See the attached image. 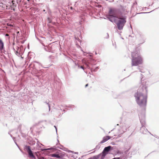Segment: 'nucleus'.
<instances>
[{"mask_svg":"<svg viewBox=\"0 0 159 159\" xmlns=\"http://www.w3.org/2000/svg\"><path fill=\"white\" fill-rule=\"evenodd\" d=\"M111 138L109 136H107L103 138L101 142V143H102L106 142V141L109 140Z\"/></svg>","mask_w":159,"mask_h":159,"instance_id":"obj_8","label":"nucleus"},{"mask_svg":"<svg viewBox=\"0 0 159 159\" xmlns=\"http://www.w3.org/2000/svg\"><path fill=\"white\" fill-rule=\"evenodd\" d=\"M78 66L79 67H80V68H81L83 69V70H84V67L82 66Z\"/></svg>","mask_w":159,"mask_h":159,"instance_id":"obj_11","label":"nucleus"},{"mask_svg":"<svg viewBox=\"0 0 159 159\" xmlns=\"http://www.w3.org/2000/svg\"><path fill=\"white\" fill-rule=\"evenodd\" d=\"M15 1L14 0H12V3L13 4H14V3H15Z\"/></svg>","mask_w":159,"mask_h":159,"instance_id":"obj_14","label":"nucleus"},{"mask_svg":"<svg viewBox=\"0 0 159 159\" xmlns=\"http://www.w3.org/2000/svg\"><path fill=\"white\" fill-rule=\"evenodd\" d=\"M4 48V43L0 39V50L2 51Z\"/></svg>","mask_w":159,"mask_h":159,"instance_id":"obj_9","label":"nucleus"},{"mask_svg":"<svg viewBox=\"0 0 159 159\" xmlns=\"http://www.w3.org/2000/svg\"><path fill=\"white\" fill-rule=\"evenodd\" d=\"M9 34H6V36H9Z\"/></svg>","mask_w":159,"mask_h":159,"instance_id":"obj_17","label":"nucleus"},{"mask_svg":"<svg viewBox=\"0 0 159 159\" xmlns=\"http://www.w3.org/2000/svg\"><path fill=\"white\" fill-rule=\"evenodd\" d=\"M39 159H45L44 157H40Z\"/></svg>","mask_w":159,"mask_h":159,"instance_id":"obj_13","label":"nucleus"},{"mask_svg":"<svg viewBox=\"0 0 159 159\" xmlns=\"http://www.w3.org/2000/svg\"><path fill=\"white\" fill-rule=\"evenodd\" d=\"M13 10H15V9L14 8L13 9Z\"/></svg>","mask_w":159,"mask_h":159,"instance_id":"obj_19","label":"nucleus"},{"mask_svg":"<svg viewBox=\"0 0 159 159\" xmlns=\"http://www.w3.org/2000/svg\"><path fill=\"white\" fill-rule=\"evenodd\" d=\"M111 148V146H109L107 147H105L104 148V150L103 152V155L104 156H105V155L106 154L105 153V152H109Z\"/></svg>","mask_w":159,"mask_h":159,"instance_id":"obj_7","label":"nucleus"},{"mask_svg":"<svg viewBox=\"0 0 159 159\" xmlns=\"http://www.w3.org/2000/svg\"><path fill=\"white\" fill-rule=\"evenodd\" d=\"M120 19L118 22L116 23L117 28L119 30H122L124 25V24L126 22L125 19L124 18L121 17H118Z\"/></svg>","mask_w":159,"mask_h":159,"instance_id":"obj_4","label":"nucleus"},{"mask_svg":"<svg viewBox=\"0 0 159 159\" xmlns=\"http://www.w3.org/2000/svg\"><path fill=\"white\" fill-rule=\"evenodd\" d=\"M88 84H86L85 85V87H86L87 86H88Z\"/></svg>","mask_w":159,"mask_h":159,"instance_id":"obj_16","label":"nucleus"},{"mask_svg":"<svg viewBox=\"0 0 159 159\" xmlns=\"http://www.w3.org/2000/svg\"><path fill=\"white\" fill-rule=\"evenodd\" d=\"M51 157H55L58 158H63L64 156V154H52L50 155Z\"/></svg>","mask_w":159,"mask_h":159,"instance_id":"obj_5","label":"nucleus"},{"mask_svg":"<svg viewBox=\"0 0 159 159\" xmlns=\"http://www.w3.org/2000/svg\"><path fill=\"white\" fill-rule=\"evenodd\" d=\"M27 150L30 157L32 158H34V156L31 150L30 147L29 146H28L27 147Z\"/></svg>","mask_w":159,"mask_h":159,"instance_id":"obj_6","label":"nucleus"},{"mask_svg":"<svg viewBox=\"0 0 159 159\" xmlns=\"http://www.w3.org/2000/svg\"><path fill=\"white\" fill-rule=\"evenodd\" d=\"M98 156H94L88 159H98Z\"/></svg>","mask_w":159,"mask_h":159,"instance_id":"obj_10","label":"nucleus"},{"mask_svg":"<svg viewBox=\"0 0 159 159\" xmlns=\"http://www.w3.org/2000/svg\"><path fill=\"white\" fill-rule=\"evenodd\" d=\"M134 97L137 103L140 106H145L147 102V96L143 93L137 92L134 94Z\"/></svg>","mask_w":159,"mask_h":159,"instance_id":"obj_2","label":"nucleus"},{"mask_svg":"<svg viewBox=\"0 0 159 159\" xmlns=\"http://www.w3.org/2000/svg\"><path fill=\"white\" fill-rule=\"evenodd\" d=\"M112 159H119V158H114Z\"/></svg>","mask_w":159,"mask_h":159,"instance_id":"obj_15","label":"nucleus"},{"mask_svg":"<svg viewBox=\"0 0 159 159\" xmlns=\"http://www.w3.org/2000/svg\"><path fill=\"white\" fill-rule=\"evenodd\" d=\"M113 20H114V21L115 22H116V21H115V19H113Z\"/></svg>","mask_w":159,"mask_h":159,"instance_id":"obj_18","label":"nucleus"},{"mask_svg":"<svg viewBox=\"0 0 159 159\" xmlns=\"http://www.w3.org/2000/svg\"><path fill=\"white\" fill-rule=\"evenodd\" d=\"M131 66H137L143 64V58L140 54V49L138 48L131 53Z\"/></svg>","mask_w":159,"mask_h":159,"instance_id":"obj_1","label":"nucleus"},{"mask_svg":"<svg viewBox=\"0 0 159 159\" xmlns=\"http://www.w3.org/2000/svg\"><path fill=\"white\" fill-rule=\"evenodd\" d=\"M119 12V10L116 8H110L108 12V15L107 16V17L109 19V20L113 22L111 18L108 17V16L112 17H120V16H118Z\"/></svg>","mask_w":159,"mask_h":159,"instance_id":"obj_3","label":"nucleus"},{"mask_svg":"<svg viewBox=\"0 0 159 159\" xmlns=\"http://www.w3.org/2000/svg\"><path fill=\"white\" fill-rule=\"evenodd\" d=\"M16 7V5L14 3V4H13L12 5V7Z\"/></svg>","mask_w":159,"mask_h":159,"instance_id":"obj_12","label":"nucleus"}]
</instances>
